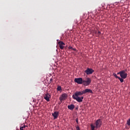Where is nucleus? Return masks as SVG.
I'll return each instance as SVG.
<instances>
[{"label": "nucleus", "mask_w": 130, "mask_h": 130, "mask_svg": "<svg viewBox=\"0 0 130 130\" xmlns=\"http://www.w3.org/2000/svg\"><path fill=\"white\" fill-rule=\"evenodd\" d=\"M98 35H100V34H101V32L100 31H99L98 32Z\"/></svg>", "instance_id": "nucleus-23"}, {"label": "nucleus", "mask_w": 130, "mask_h": 130, "mask_svg": "<svg viewBox=\"0 0 130 130\" xmlns=\"http://www.w3.org/2000/svg\"><path fill=\"white\" fill-rule=\"evenodd\" d=\"M26 126H26L25 125H23V126H20V130H24V128H25V127H26Z\"/></svg>", "instance_id": "nucleus-14"}, {"label": "nucleus", "mask_w": 130, "mask_h": 130, "mask_svg": "<svg viewBox=\"0 0 130 130\" xmlns=\"http://www.w3.org/2000/svg\"><path fill=\"white\" fill-rule=\"evenodd\" d=\"M72 98L73 99H74V100H76L77 102H82L83 99H84V96H76L75 95H73Z\"/></svg>", "instance_id": "nucleus-2"}, {"label": "nucleus", "mask_w": 130, "mask_h": 130, "mask_svg": "<svg viewBox=\"0 0 130 130\" xmlns=\"http://www.w3.org/2000/svg\"><path fill=\"white\" fill-rule=\"evenodd\" d=\"M86 75H92L94 72V70L90 68H87V69L84 71Z\"/></svg>", "instance_id": "nucleus-6"}, {"label": "nucleus", "mask_w": 130, "mask_h": 130, "mask_svg": "<svg viewBox=\"0 0 130 130\" xmlns=\"http://www.w3.org/2000/svg\"><path fill=\"white\" fill-rule=\"evenodd\" d=\"M118 79H119L121 83H123V78L119 77Z\"/></svg>", "instance_id": "nucleus-17"}, {"label": "nucleus", "mask_w": 130, "mask_h": 130, "mask_svg": "<svg viewBox=\"0 0 130 130\" xmlns=\"http://www.w3.org/2000/svg\"><path fill=\"white\" fill-rule=\"evenodd\" d=\"M50 81L51 82H52V78H51V79H50Z\"/></svg>", "instance_id": "nucleus-25"}, {"label": "nucleus", "mask_w": 130, "mask_h": 130, "mask_svg": "<svg viewBox=\"0 0 130 130\" xmlns=\"http://www.w3.org/2000/svg\"><path fill=\"white\" fill-rule=\"evenodd\" d=\"M67 98H68V94L63 93L59 97V100L62 102V101H64V100H67Z\"/></svg>", "instance_id": "nucleus-4"}, {"label": "nucleus", "mask_w": 130, "mask_h": 130, "mask_svg": "<svg viewBox=\"0 0 130 130\" xmlns=\"http://www.w3.org/2000/svg\"><path fill=\"white\" fill-rule=\"evenodd\" d=\"M113 76L114 77H115V78H116V79H118V78H119V77L117 76V75H116V74L115 73H113Z\"/></svg>", "instance_id": "nucleus-18"}, {"label": "nucleus", "mask_w": 130, "mask_h": 130, "mask_svg": "<svg viewBox=\"0 0 130 130\" xmlns=\"http://www.w3.org/2000/svg\"><path fill=\"white\" fill-rule=\"evenodd\" d=\"M91 82H92L91 79L90 78H87L86 80H83L82 84L84 86H89L91 84Z\"/></svg>", "instance_id": "nucleus-1"}, {"label": "nucleus", "mask_w": 130, "mask_h": 130, "mask_svg": "<svg viewBox=\"0 0 130 130\" xmlns=\"http://www.w3.org/2000/svg\"><path fill=\"white\" fill-rule=\"evenodd\" d=\"M126 71H127L126 69L121 71V73L120 74H121V78H122V79H126V77H127V74H126V73H125V72H126Z\"/></svg>", "instance_id": "nucleus-3"}, {"label": "nucleus", "mask_w": 130, "mask_h": 130, "mask_svg": "<svg viewBox=\"0 0 130 130\" xmlns=\"http://www.w3.org/2000/svg\"><path fill=\"white\" fill-rule=\"evenodd\" d=\"M121 71H120L117 73V75H120V76H121Z\"/></svg>", "instance_id": "nucleus-22"}, {"label": "nucleus", "mask_w": 130, "mask_h": 130, "mask_svg": "<svg viewBox=\"0 0 130 130\" xmlns=\"http://www.w3.org/2000/svg\"><path fill=\"white\" fill-rule=\"evenodd\" d=\"M57 41L58 42V45L60 47V49H63V48H64V46L66 45V44H64L63 43V42H62V41L58 42L59 41L58 40H57Z\"/></svg>", "instance_id": "nucleus-7"}, {"label": "nucleus", "mask_w": 130, "mask_h": 130, "mask_svg": "<svg viewBox=\"0 0 130 130\" xmlns=\"http://www.w3.org/2000/svg\"><path fill=\"white\" fill-rule=\"evenodd\" d=\"M61 86H58L57 87V91H61Z\"/></svg>", "instance_id": "nucleus-15"}, {"label": "nucleus", "mask_w": 130, "mask_h": 130, "mask_svg": "<svg viewBox=\"0 0 130 130\" xmlns=\"http://www.w3.org/2000/svg\"><path fill=\"white\" fill-rule=\"evenodd\" d=\"M68 109H70V110H74L75 109V105L71 104L68 106Z\"/></svg>", "instance_id": "nucleus-13"}, {"label": "nucleus", "mask_w": 130, "mask_h": 130, "mask_svg": "<svg viewBox=\"0 0 130 130\" xmlns=\"http://www.w3.org/2000/svg\"><path fill=\"white\" fill-rule=\"evenodd\" d=\"M72 50H74V51H76L77 50V49L73 48Z\"/></svg>", "instance_id": "nucleus-24"}, {"label": "nucleus", "mask_w": 130, "mask_h": 130, "mask_svg": "<svg viewBox=\"0 0 130 130\" xmlns=\"http://www.w3.org/2000/svg\"><path fill=\"white\" fill-rule=\"evenodd\" d=\"M83 78H75L74 79V82L79 85H82V84H83Z\"/></svg>", "instance_id": "nucleus-5"}, {"label": "nucleus", "mask_w": 130, "mask_h": 130, "mask_svg": "<svg viewBox=\"0 0 130 130\" xmlns=\"http://www.w3.org/2000/svg\"><path fill=\"white\" fill-rule=\"evenodd\" d=\"M83 92L84 94H86V93H90V94H93V91L90 89H86L83 90Z\"/></svg>", "instance_id": "nucleus-12"}, {"label": "nucleus", "mask_w": 130, "mask_h": 130, "mask_svg": "<svg viewBox=\"0 0 130 130\" xmlns=\"http://www.w3.org/2000/svg\"><path fill=\"white\" fill-rule=\"evenodd\" d=\"M50 97H51V95L48 93H47L44 95V100H46V101H47L48 102H49V99L50 98Z\"/></svg>", "instance_id": "nucleus-9"}, {"label": "nucleus", "mask_w": 130, "mask_h": 130, "mask_svg": "<svg viewBox=\"0 0 130 130\" xmlns=\"http://www.w3.org/2000/svg\"><path fill=\"white\" fill-rule=\"evenodd\" d=\"M76 122H77V124L79 123V119H78V118H77L76 119Z\"/></svg>", "instance_id": "nucleus-19"}, {"label": "nucleus", "mask_w": 130, "mask_h": 130, "mask_svg": "<svg viewBox=\"0 0 130 130\" xmlns=\"http://www.w3.org/2000/svg\"><path fill=\"white\" fill-rule=\"evenodd\" d=\"M102 124V122L100 119L96 120L95 122V127L98 128V127H100Z\"/></svg>", "instance_id": "nucleus-8"}, {"label": "nucleus", "mask_w": 130, "mask_h": 130, "mask_svg": "<svg viewBox=\"0 0 130 130\" xmlns=\"http://www.w3.org/2000/svg\"><path fill=\"white\" fill-rule=\"evenodd\" d=\"M91 126V130H95V126H94V125H93L92 124H91L90 125Z\"/></svg>", "instance_id": "nucleus-16"}, {"label": "nucleus", "mask_w": 130, "mask_h": 130, "mask_svg": "<svg viewBox=\"0 0 130 130\" xmlns=\"http://www.w3.org/2000/svg\"><path fill=\"white\" fill-rule=\"evenodd\" d=\"M68 48H69V49H73V47L70 46Z\"/></svg>", "instance_id": "nucleus-21"}, {"label": "nucleus", "mask_w": 130, "mask_h": 130, "mask_svg": "<svg viewBox=\"0 0 130 130\" xmlns=\"http://www.w3.org/2000/svg\"><path fill=\"white\" fill-rule=\"evenodd\" d=\"M52 115L53 117V119H56L58 117V115H59V112L55 111L53 113H52Z\"/></svg>", "instance_id": "nucleus-10"}, {"label": "nucleus", "mask_w": 130, "mask_h": 130, "mask_svg": "<svg viewBox=\"0 0 130 130\" xmlns=\"http://www.w3.org/2000/svg\"><path fill=\"white\" fill-rule=\"evenodd\" d=\"M76 130H81V129H80V127H79V126H76Z\"/></svg>", "instance_id": "nucleus-20"}, {"label": "nucleus", "mask_w": 130, "mask_h": 130, "mask_svg": "<svg viewBox=\"0 0 130 130\" xmlns=\"http://www.w3.org/2000/svg\"><path fill=\"white\" fill-rule=\"evenodd\" d=\"M83 94H85L84 92V90L81 91H76L75 93L74 96H75V97H78L79 96H82V95H83Z\"/></svg>", "instance_id": "nucleus-11"}]
</instances>
